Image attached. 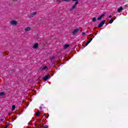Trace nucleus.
<instances>
[{"instance_id": "obj_1", "label": "nucleus", "mask_w": 128, "mask_h": 128, "mask_svg": "<svg viewBox=\"0 0 128 128\" xmlns=\"http://www.w3.org/2000/svg\"><path fill=\"white\" fill-rule=\"evenodd\" d=\"M72 2H76L74 4L73 6H72V8L70 9V10H71V11L74 10L76 8V4H78V0H72Z\"/></svg>"}, {"instance_id": "obj_14", "label": "nucleus", "mask_w": 128, "mask_h": 128, "mask_svg": "<svg viewBox=\"0 0 128 128\" xmlns=\"http://www.w3.org/2000/svg\"><path fill=\"white\" fill-rule=\"evenodd\" d=\"M92 22H96V18L95 17L93 18L92 19Z\"/></svg>"}, {"instance_id": "obj_3", "label": "nucleus", "mask_w": 128, "mask_h": 128, "mask_svg": "<svg viewBox=\"0 0 128 128\" xmlns=\"http://www.w3.org/2000/svg\"><path fill=\"white\" fill-rule=\"evenodd\" d=\"M104 24H106V20H104L101 22H100L98 25V28H102V26Z\"/></svg>"}, {"instance_id": "obj_4", "label": "nucleus", "mask_w": 128, "mask_h": 128, "mask_svg": "<svg viewBox=\"0 0 128 128\" xmlns=\"http://www.w3.org/2000/svg\"><path fill=\"white\" fill-rule=\"evenodd\" d=\"M10 24L12 26H16V24H18V22L14 20H12L10 22Z\"/></svg>"}, {"instance_id": "obj_6", "label": "nucleus", "mask_w": 128, "mask_h": 128, "mask_svg": "<svg viewBox=\"0 0 128 128\" xmlns=\"http://www.w3.org/2000/svg\"><path fill=\"white\" fill-rule=\"evenodd\" d=\"M38 14V12H33L32 13L30 14V16L31 18H33V16H36V14Z\"/></svg>"}, {"instance_id": "obj_11", "label": "nucleus", "mask_w": 128, "mask_h": 128, "mask_svg": "<svg viewBox=\"0 0 128 128\" xmlns=\"http://www.w3.org/2000/svg\"><path fill=\"white\" fill-rule=\"evenodd\" d=\"M31 28L30 27H27L26 28H25L26 32H28V30H30Z\"/></svg>"}, {"instance_id": "obj_9", "label": "nucleus", "mask_w": 128, "mask_h": 128, "mask_svg": "<svg viewBox=\"0 0 128 128\" xmlns=\"http://www.w3.org/2000/svg\"><path fill=\"white\" fill-rule=\"evenodd\" d=\"M123 10L122 6H120L118 9V12H122Z\"/></svg>"}, {"instance_id": "obj_16", "label": "nucleus", "mask_w": 128, "mask_h": 128, "mask_svg": "<svg viewBox=\"0 0 128 128\" xmlns=\"http://www.w3.org/2000/svg\"><path fill=\"white\" fill-rule=\"evenodd\" d=\"M114 19H111L110 21H109V24H112V22H114Z\"/></svg>"}, {"instance_id": "obj_8", "label": "nucleus", "mask_w": 128, "mask_h": 128, "mask_svg": "<svg viewBox=\"0 0 128 128\" xmlns=\"http://www.w3.org/2000/svg\"><path fill=\"white\" fill-rule=\"evenodd\" d=\"M70 48V44H66L64 46V50H66V48Z\"/></svg>"}, {"instance_id": "obj_25", "label": "nucleus", "mask_w": 128, "mask_h": 128, "mask_svg": "<svg viewBox=\"0 0 128 128\" xmlns=\"http://www.w3.org/2000/svg\"><path fill=\"white\" fill-rule=\"evenodd\" d=\"M44 128H48V126H44Z\"/></svg>"}, {"instance_id": "obj_22", "label": "nucleus", "mask_w": 128, "mask_h": 128, "mask_svg": "<svg viewBox=\"0 0 128 128\" xmlns=\"http://www.w3.org/2000/svg\"><path fill=\"white\" fill-rule=\"evenodd\" d=\"M63 2H70V0H62Z\"/></svg>"}, {"instance_id": "obj_18", "label": "nucleus", "mask_w": 128, "mask_h": 128, "mask_svg": "<svg viewBox=\"0 0 128 128\" xmlns=\"http://www.w3.org/2000/svg\"><path fill=\"white\" fill-rule=\"evenodd\" d=\"M40 112H38L36 113V116H40Z\"/></svg>"}, {"instance_id": "obj_13", "label": "nucleus", "mask_w": 128, "mask_h": 128, "mask_svg": "<svg viewBox=\"0 0 128 128\" xmlns=\"http://www.w3.org/2000/svg\"><path fill=\"white\" fill-rule=\"evenodd\" d=\"M41 68L42 70H46L48 68V66H44V67H41Z\"/></svg>"}, {"instance_id": "obj_17", "label": "nucleus", "mask_w": 128, "mask_h": 128, "mask_svg": "<svg viewBox=\"0 0 128 128\" xmlns=\"http://www.w3.org/2000/svg\"><path fill=\"white\" fill-rule=\"evenodd\" d=\"M102 18L101 16H100L99 18H97V20H102Z\"/></svg>"}, {"instance_id": "obj_7", "label": "nucleus", "mask_w": 128, "mask_h": 128, "mask_svg": "<svg viewBox=\"0 0 128 128\" xmlns=\"http://www.w3.org/2000/svg\"><path fill=\"white\" fill-rule=\"evenodd\" d=\"M38 48V43H36L34 46H33V48H34V49H36Z\"/></svg>"}, {"instance_id": "obj_19", "label": "nucleus", "mask_w": 128, "mask_h": 128, "mask_svg": "<svg viewBox=\"0 0 128 128\" xmlns=\"http://www.w3.org/2000/svg\"><path fill=\"white\" fill-rule=\"evenodd\" d=\"M104 16H106V14H102L101 16H102V18H104Z\"/></svg>"}, {"instance_id": "obj_15", "label": "nucleus", "mask_w": 128, "mask_h": 128, "mask_svg": "<svg viewBox=\"0 0 128 128\" xmlns=\"http://www.w3.org/2000/svg\"><path fill=\"white\" fill-rule=\"evenodd\" d=\"M15 109H16V106L13 105L12 106V110L14 111V110Z\"/></svg>"}, {"instance_id": "obj_26", "label": "nucleus", "mask_w": 128, "mask_h": 128, "mask_svg": "<svg viewBox=\"0 0 128 128\" xmlns=\"http://www.w3.org/2000/svg\"><path fill=\"white\" fill-rule=\"evenodd\" d=\"M13 2H18V0H12Z\"/></svg>"}, {"instance_id": "obj_20", "label": "nucleus", "mask_w": 128, "mask_h": 128, "mask_svg": "<svg viewBox=\"0 0 128 128\" xmlns=\"http://www.w3.org/2000/svg\"><path fill=\"white\" fill-rule=\"evenodd\" d=\"M54 56H52V57H50V60H54Z\"/></svg>"}, {"instance_id": "obj_5", "label": "nucleus", "mask_w": 128, "mask_h": 128, "mask_svg": "<svg viewBox=\"0 0 128 128\" xmlns=\"http://www.w3.org/2000/svg\"><path fill=\"white\" fill-rule=\"evenodd\" d=\"M50 75L47 74V75L45 76L43 78V80H48V78H50Z\"/></svg>"}, {"instance_id": "obj_27", "label": "nucleus", "mask_w": 128, "mask_h": 128, "mask_svg": "<svg viewBox=\"0 0 128 128\" xmlns=\"http://www.w3.org/2000/svg\"><path fill=\"white\" fill-rule=\"evenodd\" d=\"M4 128H8V126H6Z\"/></svg>"}, {"instance_id": "obj_24", "label": "nucleus", "mask_w": 128, "mask_h": 128, "mask_svg": "<svg viewBox=\"0 0 128 128\" xmlns=\"http://www.w3.org/2000/svg\"><path fill=\"white\" fill-rule=\"evenodd\" d=\"M56 2H60V0H57Z\"/></svg>"}, {"instance_id": "obj_21", "label": "nucleus", "mask_w": 128, "mask_h": 128, "mask_svg": "<svg viewBox=\"0 0 128 128\" xmlns=\"http://www.w3.org/2000/svg\"><path fill=\"white\" fill-rule=\"evenodd\" d=\"M82 36H86V32H82Z\"/></svg>"}, {"instance_id": "obj_10", "label": "nucleus", "mask_w": 128, "mask_h": 128, "mask_svg": "<svg viewBox=\"0 0 128 128\" xmlns=\"http://www.w3.org/2000/svg\"><path fill=\"white\" fill-rule=\"evenodd\" d=\"M92 38H91L88 41L86 42V46H88V44H90V42H92Z\"/></svg>"}, {"instance_id": "obj_23", "label": "nucleus", "mask_w": 128, "mask_h": 128, "mask_svg": "<svg viewBox=\"0 0 128 128\" xmlns=\"http://www.w3.org/2000/svg\"><path fill=\"white\" fill-rule=\"evenodd\" d=\"M112 15H110L109 16H108V18H112Z\"/></svg>"}, {"instance_id": "obj_12", "label": "nucleus", "mask_w": 128, "mask_h": 128, "mask_svg": "<svg viewBox=\"0 0 128 128\" xmlns=\"http://www.w3.org/2000/svg\"><path fill=\"white\" fill-rule=\"evenodd\" d=\"M6 94L5 92H0V96H4Z\"/></svg>"}, {"instance_id": "obj_2", "label": "nucleus", "mask_w": 128, "mask_h": 128, "mask_svg": "<svg viewBox=\"0 0 128 128\" xmlns=\"http://www.w3.org/2000/svg\"><path fill=\"white\" fill-rule=\"evenodd\" d=\"M78 32H80V29L79 28H76L74 30V31L72 32V35L73 36H75V34H78Z\"/></svg>"}]
</instances>
